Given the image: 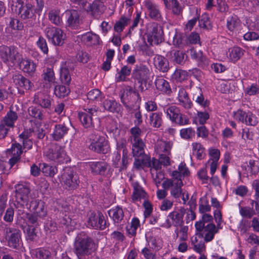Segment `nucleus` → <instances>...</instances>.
Listing matches in <instances>:
<instances>
[{
	"label": "nucleus",
	"mask_w": 259,
	"mask_h": 259,
	"mask_svg": "<svg viewBox=\"0 0 259 259\" xmlns=\"http://www.w3.org/2000/svg\"><path fill=\"white\" fill-rule=\"evenodd\" d=\"M96 248L94 240L82 233L76 238L74 242V252L78 259H86L92 255Z\"/></svg>",
	"instance_id": "obj_1"
},
{
	"label": "nucleus",
	"mask_w": 259,
	"mask_h": 259,
	"mask_svg": "<svg viewBox=\"0 0 259 259\" xmlns=\"http://www.w3.org/2000/svg\"><path fill=\"white\" fill-rule=\"evenodd\" d=\"M16 199L18 205L26 206L33 212L42 202L33 199L30 194L29 188L23 185H18L16 190Z\"/></svg>",
	"instance_id": "obj_2"
},
{
	"label": "nucleus",
	"mask_w": 259,
	"mask_h": 259,
	"mask_svg": "<svg viewBox=\"0 0 259 259\" xmlns=\"http://www.w3.org/2000/svg\"><path fill=\"white\" fill-rule=\"evenodd\" d=\"M131 135L128 140L132 145V153L135 157L142 156L145 154V145L141 138L142 130L138 127L135 126L131 128Z\"/></svg>",
	"instance_id": "obj_3"
},
{
	"label": "nucleus",
	"mask_w": 259,
	"mask_h": 259,
	"mask_svg": "<svg viewBox=\"0 0 259 259\" xmlns=\"http://www.w3.org/2000/svg\"><path fill=\"white\" fill-rule=\"evenodd\" d=\"M12 8L23 20L31 19L34 15L33 6L27 0H12Z\"/></svg>",
	"instance_id": "obj_4"
},
{
	"label": "nucleus",
	"mask_w": 259,
	"mask_h": 259,
	"mask_svg": "<svg viewBox=\"0 0 259 259\" xmlns=\"http://www.w3.org/2000/svg\"><path fill=\"white\" fill-rule=\"evenodd\" d=\"M0 58L6 64H15L22 59V55L15 47L3 46L0 47Z\"/></svg>",
	"instance_id": "obj_5"
},
{
	"label": "nucleus",
	"mask_w": 259,
	"mask_h": 259,
	"mask_svg": "<svg viewBox=\"0 0 259 259\" xmlns=\"http://www.w3.org/2000/svg\"><path fill=\"white\" fill-rule=\"evenodd\" d=\"M164 112L167 117L173 123L179 125H185L189 123V120L186 115L182 114L179 107L175 105L166 106Z\"/></svg>",
	"instance_id": "obj_6"
},
{
	"label": "nucleus",
	"mask_w": 259,
	"mask_h": 259,
	"mask_svg": "<svg viewBox=\"0 0 259 259\" xmlns=\"http://www.w3.org/2000/svg\"><path fill=\"white\" fill-rule=\"evenodd\" d=\"M90 140L89 148L91 150L102 154H106L110 150L108 141L104 137L93 134L90 136Z\"/></svg>",
	"instance_id": "obj_7"
},
{
	"label": "nucleus",
	"mask_w": 259,
	"mask_h": 259,
	"mask_svg": "<svg viewBox=\"0 0 259 259\" xmlns=\"http://www.w3.org/2000/svg\"><path fill=\"white\" fill-rule=\"evenodd\" d=\"M46 156L50 160L58 163H64L68 161L64 148L56 143L50 145L46 152Z\"/></svg>",
	"instance_id": "obj_8"
},
{
	"label": "nucleus",
	"mask_w": 259,
	"mask_h": 259,
	"mask_svg": "<svg viewBox=\"0 0 259 259\" xmlns=\"http://www.w3.org/2000/svg\"><path fill=\"white\" fill-rule=\"evenodd\" d=\"M163 32L161 26L156 23H151L147 28L148 41L151 45H158L163 40Z\"/></svg>",
	"instance_id": "obj_9"
},
{
	"label": "nucleus",
	"mask_w": 259,
	"mask_h": 259,
	"mask_svg": "<svg viewBox=\"0 0 259 259\" xmlns=\"http://www.w3.org/2000/svg\"><path fill=\"white\" fill-rule=\"evenodd\" d=\"M120 100L125 107L132 108L134 105L139 101V94L137 92L134 91L131 87L128 86L120 95Z\"/></svg>",
	"instance_id": "obj_10"
},
{
	"label": "nucleus",
	"mask_w": 259,
	"mask_h": 259,
	"mask_svg": "<svg viewBox=\"0 0 259 259\" xmlns=\"http://www.w3.org/2000/svg\"><path fill=\"white\" fill-rule=\"evenodd\" d=\"M45 32L49 40L54 45L61 46L64 44L65 34L61 29L55 27H48Z\"/></svg>",
	"instance_id": "obj_11"
},
{
	"label": "nucleus",
	"mask_w": 259,
	"mask_h": 259,
	"mask_svg": "<svg viewBox=\"0 0 259 259\" xmlns=\"http://www.w3.org/2000/svg\"><path fill=\"white\" fill-rule=\"evenodd\" d=\"M5 238L10 247L16 249L21 242V231L14 227H6L5 229Z\"/></svg>",
	"instance_id": "obj_12"
},
{
	"label": "nucleus",
	"mask_w": 259,
	"mask_h": 259,
	"mask_svg": "<svg viewBox=\"0 0 259 259\" xmlns=\"http://www.w3.org/2000/svg\"><path fill=\"white\" fill-rule=\"evenodd\" d=\"M84 112L78 113L79 120L85 128L94 127V120L97 119L98 110L96 108L84 109Z\"/></svg>",
	"instance_id": "obj_13"
},
{
	"label": "nucleus",
	"mask_w": 259,
	"mask_h": 259,
	"mask_svg": "<svg viewBox=\"0 0 259 259\" xmlns=\"http://www.w3.org/2000/svg\"><path fill=\"white\" fill-rule=\"evenodd\" d=\"M61 178L66 189H74L78 185V177L70 167H67L64 170Z\"/></svg>",
	"instance_id": "obj_14"
},
{
	"label": "nucleus",
	"mask_w": 259,
	"mask_h": 259,
	"mask_svg": "<svg viewBox=\"0 0 259 259\" xmlns=\"http://www.w3.org/2000/svg\"><path fill=\"white\" fill-rule=\"evenodd\" d=\"M185 212L186 209L183 207L173 210L168 215L167 224L163 226L170 228L172 225L176 227L182 226L184 224L183 217Z\"/></svg>",
	"instance_id": "obj_15"
},
{
	"label": "nucleus",
	"mask_w": 259,
	"mask_h": 259,
	"mask_svg": "<svg viewBox=\"0 0 259 259\" xmlns=\"http://www.w3.org/2000/svg\"><path fill=\"white\" fill-rule=\"evenodd\" d=\"M183 185L182 180L172 182L171 179H167L162 183V187L165 190L170 188V195L175 199L179 198L183 192L182 187Z\"/></svg>",
	"instance_id": "obj_16"
},
{
	"label": "nucleus",
	"mask_w": 259,
	"mask_h": 259,
	"mask_svg": "<svg viewBox=\"0 0 259 259\" xmlns=\"http://www.w3.org/2000/svg\"><path fill=\"white\" fill-rule=\"evenodd\" d=\"M88 225L92 228L100 230H104L107 226L105 217L101 212L97 213L91 212L88 218Z\"/></svg>",
	"instance_id": "obj_17"
},
{
	"label": "nucleus",
	"mask_w": 259,
	"mask_h": 259,
	"mask_svg": "<svg viewBox=\"0 0 259 259\" xmlns=\"http://www.w3.org/2000/svg\"><path fill=\"white\" fill-rule=\"evenodd\" d=\"M150 71L144 65H137L133 70L132 75L134 79L138 83L146 82L149 77Z\"/></svg>",
	"instance_id": "obj_18"
},
{
	"label": "nucleus",
	"mask_w": 259,
	"mask_h": 259,
	"mask_svg": "<svg viewBox=\"0 0 259 259\" xmlns=\"http://www.w3.org/2000/svg\"><path fill=\"white\" fill-rule=\"evenodd\" d=\"M12 79L19 92L22 94L24 93L25 90H29L32 89L33 83L20 74L13 75Z\"/></svg>",
	"instance_id": "obj_19"
},
{
	"label": "nucleus",
	"mask_w": 259,
	"mask_h": 259,
	"mask_svg": "<svg viewBox=\"0 0 259 259\" xmlns=\"http://www.w3.org/2000/svg\"><path fill=\"white\" fill-rule=\"evenodd\" d=\"M144 4L148 11V16L151 19L158 21L162 20L161 13L158 5L150 0H146Z\"/></svg>",
	"instance_id": "obj_20"
},
{
	"label": "nucleus",
	"mask_w": 259,
	"mask_h": 259,
	"mask_svg": "<svg viewBox=\"0 0 259 259\" xmlns=\"http://www.w3.org/2000/svg\"><path fill=\"white\" fill-rule=\"evenodd\" d=\"M68 16V26L72 29H77L80 28L82 24V19L80 18L79 13L75 10H71L66 12Z\"/></svg>",
	"instance_id": "obj_21"
},
{
	"label": "nucleus",
	"mask_w": 259,
	"mask_h": 259,
	"mask_svg": "<svg viewBox=\"0 0 259 259\" xmlns=\"http://www.w3.org/2000/svg\"><path fill=\"white\" fill-rule=\"evenodd\" d=\"M33 101L42 108L50 110L53 100L49 95L39 92L34 95Z\"/></svg>",
	"instance_id": "obj_22"
},
{
	"label": "nucleus",
	"mask_w": 259,
	"mask_h": 259,
	"mask_svg": "<svg viewBox=\"0 0 259 259\" xmlns=\"http://www.w3.org/2000/svg\"><path fill=\"white\" fill-rule=\"evenodd\" d=\"M126 141L125 139L121 138L117 141L116 149L119 152L122 150V157L120 170H125L128 165V150L126 148Z\"/></svg>",
	"instance_id": "obj_23"
},
{
	"label": "nucleus",
	"mask_w": 259,
	"mask_h": 259,
	"mask_svg": "<svg viewBox=\"0 0 259 259\" xmlns=\"http://www.w3.org/2000/svg\"><path fill=\"white\" fill-rule=\"evenodd\" d=\"M68 130V127L64 123L56 124L52 134V138L56 141H59L67 134Z\"/></svg>",
	"instance_id": "obj_24"
},
{
	"label": "nucleus",
	"mask_w": 259,
	"mask_h": 259,
	"mask_svg": "<svg viewBox=\"0 0 259 259\" xmlns=\"http://www.w3.org/2000/svg\"><path fill=\"white\" fill-rule=\"evenodd\" d=\"M17 64L19 65L20 69L29 75L33 74L35 71L36 65L31 60L22 57V59L19 62H17Z\"/></svg>",
	"instance_id": "obj_25"
},
{
	"label": "nucleus",
	"mask_w": 259,
	"mask_h": 259,
	"mask_svg": "<svg viewBox=\"0 0 259 259\" xmlns=\"http://www.w3.org/2000/svg\"><path fill=\"white\" fill-rule=\"evenodd\" d=\"M18 118V114L14 111L10 110L1 121L0 124L9 129L14 126V123Z\"/></svg>",
	"instance_id": "obj_26"
},
{
	"label": "nucleus",
	"mask_w": 259,
	"mask_h": 259,
	"mask_svg": "<svg viewBox=\"0 0 259 259\" xmlns=\"http://www.w3.org/2000/svg\"><path fill=\"white\" fill-rule=\"evenodd\" d=\"M192 99L204 108L208 107L209 105V102L204 99L201 89L199 87H195L192 89Z\"/></svg>",
	"instance_id": "obj_27"
},
{
	"label": "nucleus",
	"mask_w": 259,
	"mask_h": 259,
	"mask_svg": "<svg viewBox=\"0 0 259 259\" xmlns=\"http://www.w3.org/2000/svg\"><path fill=\"white\" fill-rule=\"evenodd\" d=\"M154 83L156 89L162 93L166 94H170L171 93V90L168 82L162 76H157Z\"/></svg>",
	"instance_id": "obj_28"
},
{
	"label": "nucleus",
	"mask_w": 259,
	"mask_h": 259,
	"mask_svg": "<svg viewBox=\"0 0 259 259\" xmlns=\"http://www.w3.org/2000/svg\"><path fill=\"white\" fill-rule=\"evenodd\" d=\"M154 64L155 67L162 72H166L169 69L168 61L162 56L156 55L154 58Z\"/></svg>",
	"instance_id": "obj_29"
},
{
	"label": "nucleus",
	"mask_w": 259,
	"mask_h": 259,
	"mask_svg": "<svg viewBox=\"0 0 259 259\" xmlns=\"http://www.w3.org/2000/svg\"><path fill=\"white\" fill-rule=\"evenodd\" d=\"M218 227L214 224L209 223L205 226V229L202 233L204 235V240L206 242H210L214 238V235L218 233Z\"/></svg>",
	"instance_id": "obj_30"
},
{
	"label": "nucleus",
	"mask_w": 259,
	"mask_h": 259,
	"mask_svg": "<svg viewBox=\"0 0 259 259\" xmlns=\"http://www.w3.org/2000/svg\"><path fill=\"white\" fill-rule=\"evenodd\" d=\"M133 187L134 191L132 198L134 202L140 201L142 199L146 198L147 194L138 183H133Z\"/></svg>",
	"instance_id": "obj_31"
},
{
	"label": "nucleus",
	"mask_w": 259,
	"mask_h": 259,
	"mask_svg": "<svg viewBox=\"0 0 259 259\" xmlns=\"http://www.w3.org/2000/svg\"><path fill=\"white\" fill-rule=\"evenodd\" d=\"M171 146L172 144L170 142L159 140L155 144V150L159 155L165 153L170 154Z\"/></svg>",
	"instance_id": "obj_32"
},
{
	"label": "nucleus",
	"mask_w": 259,
	"mask_h": 259,
	"mask_svg": "<svg viewBox=\"0 0 259 259\" xmlns=\"http://www.w3.org/2000/svg\"><path fill=\"white\" fill-rule=\"evenodd\" d=\"M244 51L240 47H234L228 49L226 52L227 57L231 61L235 62L243 55Z\"/></svg>",
	"instance_id": "obj_33"
},
{
	"label": "nucleus",
	"mask_w": 259,
	"mask_h": 259,
	"mask_svg": "<svg viewBox=\"0 0 259 259\" xmlns=\"http://www.w3.org/2000/svg\"><path fill=\"white\" fill-rule=\"evenodd\" d=\"M105 110L112 113H119L121 110V105L113 100H105L103 102Z\"/></svg>",
	"instance_id": "obj_34"
},
{
	"label": "nucleus",
	"mask_w": 259,
	"mask_h": 259,
	"mask_svg": "<svg viewBox=\"0 0 259 259\" xmlns=\"http://www.w3.org/2000/svg\"><path fill=\"white\" fill-rule=\"evenodd\" d=\"M166 9L171 10L176 15H179L182 12V9L177 0H162Z\"/></svg>",
	"instance_id": "obj_35"
},
{
	"label": "nucleus",
	"mask_w": 259,
	"mask_h": 259,
	"mask_svg": "<svg viewBox=\"0 0 259 259\" xmlns=\"http://www.w3.org/2000/svg\"><path fill=\"white\" fill-rule=\"evenodd\" d=\"M90 166L92 172L99 175H104L108 167L107 163L103 161L91 162Z\"/></svg>",
	"instance_id": "obj_36"
},
{
	"label": "nucleus",
	"mask_w": 259,
	"mask_h": 259,
	"mask_svg": "<svg viewBox=\"0 0 259 259\" xmlns=\"http://www.w3.org/2000/svg\"><path fill=\"white\" fill-rule=\"evenodd\" d=\"M105 9L103 3H98L94 2L92 4H89L88 6L84 8V10L88 12H91L92 15H98L103 13Z\"/></svg>",
	"instance_id": "obj_37"
},
{
	"label": "nucleus",
	"mask_w": 259,
	"mask_h": 259,
	"mask_svg": "<svg viewBox=\"0 0 259 259\" xmlns=\"http://www.w3.org/2000/svg\"><path fill=\"white\" fill-rule=\"evenodd\" d=\"M28 113L30 116L37 121H41L45 119V112L39 107L31 106L28 109Z\"/></svg>",
	"instance_id": "obj_38"
},
{
	"label": "nucleus",
	"mask_w": 259,
	"mask_h": 259,
	"mask_svg": "<svg viewBox=\"0 0 259 259\" xmlns=\"http://www.w3.org/2000/svg\"><path fill=\"white\" fill-rule=\"evenodd\" d=\"M32 254L38 259H52V255L49 249L40 247L32 250Z\"/></svg>",
	"instance_id": "obj_39"
},
{
	"label": "nucleus",
	"mask_w": 259,
	"mask_h": 259,
	"mask_svg": "<svg viewBox=\"0 0 259 259\" xmlns=\"http://www.w3.org/2000/svg\"><path fill=\"white\" fill-rule=\"evenodd\" d=\"M108 214L116 223H120L124 217V212L122 209L118 206L110 209L108 211Z\"/></svg>",
	"instance_id": "obj_40"
},
{
	"label": "nucleus",
	"mask_w": 259,
	"mask_h": 259,
	"mask_svg": "<svg viewBox=\"0 0 259 259\" xmlns=\"http://www.w3.org/2000/svg\"><path fill=\"white\" fill-rule=\"evenodd\" d=\"M162 114L161 112H154L149 115V124L153 127L158 128L163 122Z\"/></svg>",
	"instance_id": "obj_41"
},
{
	"label": "nucleus",
	"mask_w": 259,
	"mask_h": 259,
	"mask_svg": "<svg viewBox=\"0 0 259 259\" xmlns=\"http://www.w3.org/2000/svg\"><path fill=\"white\" fill-rule=\"evenodd\" d=\"M106 128L110 133L113 134L115 138L116 139L119 135L120 130L116 121L112 119H108L106 123Z\"/></svg>",
	"instance_id": "obj_42"
},
{
	"label": "nucleus",
	"mask_w": 259,
	"mask_h": 259,
	"mask_svg": "<svg viewBox=\"0 0 259 259\" xmlns=\"http://www.w3.org/2000/svg\"><path fill=\"white\" fill-rule=\"evenodd\" d=\"M190 54L191 57L198 62L199 66H203L208 64L206 57L203 55L201 51H197L194 49H191L190 50Z\"/></svg>",
	"instance_id": "obj_43"
},
{
	"label": "nucleus",
	"mask_w": 259,
	"mask_h": 259,
	"mask_svg": "<svg viewBox=\"0 0 259 259\" xmlns=\"http://www.w3.org/2000/svg\"><path fill=\"white\" fill-rule=\"evenodd\" d=\"M198 236H193L191 238V244L193 245V249L197 252L201 254L205 250V245L204 240L203 241L202 238L199 241Z\"/></svg>",
	"instance_id": "obj_44"
},
{
	"label": "nucleus",
	"mask_w": 259,
	"mask_h": 259,
	"mask_svg": "<svg viewBox=\"0 0 259 259\" xmlns=\"http://www.w3.org/2000/svg\"><path fill=\"white\" fill-rule=\"evenodd\" d=\"M48 17L51 23L57 26H60L63 22L60 11L58 10H51L48 13Z\"/></svg>",
	"instance_id": "obj_45"
},
{
	"label": "nucleus",
	"mask_w": 259,
	"mask_h": 259,
	"mask_svg": "<svg viewBox=\"0 0 259 259\" xmlns=\"http://www.w3.org/2000/svg\"><path fill=\"white\" fill-rule=\"evenodd\" d=\"M66 63L62 64L60 68V78L63 83L68 84L71 81V76L66 66Z\"/></svg>",
	"instance_id": "obj_46"
},
{
	"label": "nucleus",
	"mask_w": 259,
	"mask_h": 259,
	"mask_svg": "<svg viewBox=\"0 0 259 259\" xmlns=\"http://www.w3.org/2000/svg\"><path fill=\"white\" fill-rule=\"evenodd\" d=\"M239 206V212L240 215L245 218L251 219L253 215L258 214L253 208L248 206L242 207L240 204Z\"/></svg>",
	"instance_id": "obj_47"
},
{
	"label": "nucleus",
	"mask_w": 259,
	"mask_h": 259,
	"mask_svg": "<svg viewBox=\"0 0 259 259\" xmlns=\"http://www.w3.org/2000/svg\"><path fill=\"white\" fill-rule=\"evenodd\" d=\"M132 68L127 65L123 66L121 70L118 72V76L116 77V80L118 82L124 81L126 80V77L129 76L131 73Z\"/></svg>",
	"instance_id": "obj_48"
},
{
	"label": "nucleus",
	"mask_w": 259,
	"mask_h": 259,
	"mask_svg": "<svg viewBox=\"0 0 259 259\" xmlns=\"http://www.w3.org/2000/svg\"><path fill=\"white\" fill-rule=\"evenodd\" d=\"M43 78L45 81H48L50 84L55 82V77L54 70L51 68H47L44 69Z\"/></svg>",
	"instance_id": "obj_49"
},
{
	"label": "nucleus",
	"mask_w": 259,
	"mask_h": 259,
	"mask_svg": "<svg viewBox=\"0 0 259 259\" xmlns=\"http://www.w3.org/2000/svg\"><path fill=\"white\" fill-rule=\"evenodd\" d=\"M130 18L125 16H122L119 20L115 23L114 27V30L118 33L121 32L124 27L128 24Z\"/></svg>",
	"instance_id": "obj_50"
},
{
	"label": "nucleus",
	"mask_w": 259,
	"mask_h": 259,
	"mask_svg": "<svg viewBox=\"0 0 259 259\" xmlns=\"http://www.w3.org/2000/svg\"><path fill=\"white\" fill-rule=\"evenodd\" d=\"M69 93V90L68 88L63 85H57L54 89L55 94L59 98L65 97Z\"/></svg>",
	"instance_id": "obj_51"
},
{
	"label": "nucleus",
	"mask_w": 259,
	"mask_h": 259,
	"mask_svg": "<svg viewBox=\"0 0 259 259\" xmlns=\"http://www.w3.org/2000/svg\"><path fill=\"white\" fill-rule=\"evenodd\" d=\"M244 123L247 125L255 126L258 123L257 118L251 112H246Z\"/></svg>",
	"instance_id": "obj_52"
},
{
	"label": "nucleus",
	"mask_w": 259,
	"mask_h": 259,
	"mask_svg": "<svg viewBox=\"0 0 259 259\" xmlns=\"http://www.w3.org/2000/svg\"><path fill=\"white\" fill-rule=\"evenodd\" d=\"M7 152L11 154L13 156L20 157L22 153V146L19 143L13 144L11 148L8 149Z\"/></svg>",
	"instance_id": "obj_53"
},
{
	"label": "nucleus",
	"mask_w": 259,
	"mask_h": 259,
	"mask_svg": "<svg viewBox=\"0 0 259 259\" xmlns=\"http://www.w3.org/2000/svg\"><path fill=\"white\" fill-rule=\"evenodd\" d=\"M239 19L236 15L229 18L227 22V26L230 31L234 30L239 24Z\"/></svg>",
	"instance_id": "obj_54"
},
{
	"label": "nucleus",
	"mask_w": 259,
	"mask_h": 259,
	"mask_svg": "<svg viewBox=\"0 0 259 259\" xmlns=\"http://www.w3.org/2000/svg\"><path fill=\"white\" fill-rule=\"evenodd\" d=\"M57 171L56 167L44 163L42 167V172L46 176L53 177Z\"/></svg>",
	"instance_id": "obj_55"
},
{
	"label": "nucleus",
	"mask_w": 259,
	"mask_h": 259,
	"mask_svg": "<svg viewBox=\"0 0 259 259\" xmlns=\"http://www.w3.org/2000/svg\"><path fill=\"white\" fill-rule=\"evenodd\" d=\"M199 25L200 27L209 29L211 27L208 15L204 14L201 16V19L199 21Z\"/></svg>",
	"instance_id": "obj_56"
},
{
	"label": "nucleus",
	"mask_w": 259,
	"mask_h": 259,
	"mask_svg": "<svg viewBox=\"0 0 259 259\" xmlns=\"http://www.w3.org/2000/svg\"><path fill=\"white\" fill-rule=\"evenodd\" d=\"M88 99L92 101H100L102 98L101 92L98 89H93L88 92Z\"/></svg>",
	"instance_id": "obj_57"
},
{
	"label": "nucleus",
	"mask_w": 259,
	"mask_h": 259,
	"mask_svg": "<svg viewBox=\"0 0 259 259\" xmlns=\"http://www.w3.org/2000/svg\"><path fill=\"white\" fill-rule=\"evenodd\" d=\"M200 203L199 206V211L201 213H204L210 210V206L208 201L206 198H201L200 200Z\"/></svg>",
	"instance_id": "obj_58"
},
{
	"label": "nucleus",
	"mask_w": 259,
	"mask_h": 259,
	"mask_svg": "<svg viewBox=\"0 0 259 259\" xmlns=\"http://www.w3.org/2000/svg\"><path fill=\"white\" fill-rule=\"evenodd\" d=\"M195 134V131L191 127L183 128L180 131V135L183 139L188 140L192 138Z\"/></svg>",
	"instance_id": "obj_59"
},
{
	"label": "nucleus",
	"mask_w": 259,
	"mask_h": 259,
	"mask_svg": "<svg viewBox=\"0 0 259 259\" xmlns=\"http://www.w3.org/2000/svg\"><path fill=\"white\" fill-rule=\"evenodd\" d=\"M181 228L178 231V229L176 230L175 232L178 236L179 235V233H180L181 235L180 236V239L181 241H185L188 238V227L186 226H184L182 225V226H179Z\"/></svg>",
	"instance_id": "obj_60"
},
{
	"label": "nucleus",
	"mask_w": 259,
	"mask_h": 259,
	"mask_svg": "<svg viewBox=\"0 0 259 259\" xmlns=\"http://www.w3.org/2000/svg\"><path fill=\"white\" fill-rule=\"evenodd\" d=\"M37 47L41 50V51L45 54L48 53V47L46 39L42 36L38 38L36 42Z\"/></svg>",
	"instance_id": "obj_61"
},
{
	"label": "nucleus",
	"mask_w": 259,
	"mask_h": 259,
	"mask_svg": "<svg viewBox=\"0 0 259 259\" xmlns=\"http://www.w3.org/2000/svg\"><path fill=\"white\" fill-rule=\"evenodd\" d=\"M195 228L197 231L196 235L197 236L199 239H201L203 237L202 233L205 229V224L201 220L197 221L195 224Z\"/></svg>",
	"instance_id": "obj_62"
},
{
	"label": "nucleus",
	"mask_w": 259,
	"mask_h": 259,
	"mask_svg": "<svg viewBox=\"0 0 259 259\" xmlns=\"http://www.w3.org/2000/svg\"><path fill=\"white\" fill-rule=\"evenodd\" d=\"M186 71L182 70H176L172 74V78L179 81H181L186 78Z\"/></svg>",
	"instance_id": "obj_63"
},
{
	"label": "nucleus",
	"mask_w": 259,
	"mask_h": 259,
	"mask_svg": "<svg viewBox=\"0 0 259 259\" xmlns=\"http://www.w3.org/2000/svg\"><path fill=\"white\" fill-rule=\"evenodd\" d=\"M245 93L249 96H253L259 94V85L257 84H252L250 87L246 88Z\"/></svg>",
	"instance_id": "obj_64"
}]
</instances>
